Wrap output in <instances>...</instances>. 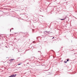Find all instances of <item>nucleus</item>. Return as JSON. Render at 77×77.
Here are the masks:
<instances>
[{
    "label": "nucleus",
    "instance_id": "a878e982",
    "mask_svg": "<svg viewBox=\"0 0 77 77\" xmlns=\"http://www.w3.org/2000/svg\"><path fill=\"white\" fill-rule=\"evenodd\" d=\"M75 54V53L74 54Z\"/></svg>",
    "mask_w": 77,
    "mask_h": 77
},
{
    "label": "nucleus",
    "instance_id": "dca6fc26",
    "mask_svg": "<svg viewBox=\"0 0 77 77\" xmlns=\"http://www.w3.org/2000/svg\"><path fill=\"white\" fill-rule=\"evenodd\" d=\"M6 10H8V9L7 8L6 9Z\"/></svg>",
    "mask_w": 77,
    "mask_h": 77
},
{
    "label": "nucleus",
    "instance_id": "9d476101",
    "mask_svg": "<svg viewBox=\"0 0 77 77\" xmlns=\"http://www.w3.org/2000/svg\"><path fill=\"white\" fill-rule=\"evenodd\" d=\"M54 37H53L52 39H54Z\"/></svg>",
    "mask_w": 77,
    "mask_h": 77
},
{
    "label": "nucleus",
    "instance_id": "7ed1b4c3",
    "mask_svg": "<svg viewBox=\"0 0 77 77\" xmlns=\"http://www.w3.org/2000/svg\"><path fill=\"white\" fill-rule=\"evenodd\" d=\"M16 75H17V74H15V75H12V76H13V77H15V76H16Z\"/></svg>",
    "mask_w": 77,
    "mask_h": 77
},
{
    "label": "nucleus",
    "instance_id": "b1692460",
    "mask_svg": "<svg viewBox=\"0 0 77 77\" xmlns=\"http://www.w3.org/2000/svg\"><path fill=\"white\" fill-rule=\"evenodd\" d=\"M61 48H63V47H62Z\"/></svg>",
    "mask_w": 77,
    "mask_h": 77
},
{
    "label": "nucleus",
    "instance_id": "aec40b11",
    "mask_svg": "<svg viewBox=\"0 0 77 77\" xmlns=\"http://www.w3.org/2000/svg\"><path fill=\"white\" fill-rule=\"evenodd\" d=\"M5 7H6V6H5Z\"/></svg>",
    "mask_w": 77,
    "mask_h": 77
},
{
    "label": "nucleus",
    "instance_id": "bb28decb",
    "mask_svg": "<svg viewBox=\"0 0 77 77\" xmlns=\"http://www.w3.org/2000/svg\"><path fill=\"white\" fill-rule=\"evenodd\" d=\"M0 11H1V10H0Z\"/></svg>",
    "mask_w": 77,
    "mask_h": 77
},
{
    "label": "nucleus",
    "instance_id": "2eb2a0df",
    "mask_svg": "<svg viewBox=\"0 0 77 77\" xmlns=\"http://www.w3.org/2000/svg\"><path fill=\"white\" fill-rule=\"evenodd\" d=\"M75 19H77V18H76V17H75Z\"/></svg>",
    "mask_w": 77,
    "mask_h": 77
},
{
    "label": "nucleus",
    "instance_id": "f8f14e48",
    "mask_svg": "<svg viewBox=\"0 0 77 77\" xmlns=\"http://www.w3.org/2000/svg\"><path fill=\"white\" fill-rule=\"evenodd\" d=\"M11 35H13V34H11L10 35V36H11Z\"/></svg>",
    "mask_w": 77,
    "mask_h": 77
},
{
    "label": "nucleus",
    "instance_id": "f03ea898",
    "mask_svg": "<svg viewBox=\"0 0 77 77\" xmlns=\"http://www.w3.org/2000/svg\"><path fill=\"white\" fill-rule=\"evenodd\" d=\"M45 32H47V33H48V34H50V31L48 32L47 31H45L44 33H45Z\"/></svg>",
    "mask_w": 77,
    "mask_h": 77
},
{
    "label": "nucleus",
    "instance_id": "6ab92c4d",
    "mask_svg": "<svg viewBox=\"0 0 77 77\" xmlns=\"http://www.w3.org/2000/svg\"><path fill=\"white\" fill-rule=\"evenodd\" d=\"M33 47V46H32V47Z\"/></svg>",
    "mask_w": 77,
    "mask_h": 77
},
{
    "label": "nucleus",
    "instance_id": "ddd939ff",
    "mask_svg": "<svg viewBox=\"0 0 77 77\" xmlns=\"http://www.w3.org/2000/svg\"><path fill=\"white\" fill-rule=\"evenodd\" d=\"M10 32H11V30H12V29H10Z\"/></svg>",
    "mask_w": 77,
    "mask_h": 77
},
{
    "label": "nucleus",
    "instance_id": "393cba45",
    "mask_svg": "<svg viewBox=\"0 0 77 77\" xmlns=\"http://www.w3.org/2000/svg\"><path fill=\"white\" fill-rule=\"evenodd\" d=\"M18 59H20V57H19V58Z\"/></svg>",
    "mask_w": 77,
    "mask_h": 77
},
{
    "label": "nucleus",
    "instance_id": "cd10ccee",
    "mask_svg": "<svg viewBox=\"0 0 77 77\" xmlns=\"http://www.w3.org/2000/svg\"><path fill=\"white\" fill-rule=\"evenodd\" d=\"M71 41H72V40Z\"/></svg>",
    "mask_w": 77,
    "mask_h": 77
},
{
    "label": "nucleus",
    "instance_id": "f257e3e1",
    "mask_svg": "<svg viewBox=\"0 0 77 77\" xmlns=\"http://www.w3.org/2000/svg\"><path fill=\"white\" fill-rule=\"evenodd\" d=\"M67 17L66 16L63 19H60V20H66V18Z\"/></svg>",
    "mask_w": 77,
    "mask_h": 77
},
{
    "label": "nucleus",
    "instance_id": "4468645a",
    "mask_svg": "<svg viewBox=\"0 0 77 77\" xmlns=\"http://www.w3.org/2000/svg\"><path fill=\"white\" fill-rule=\"evenodd\" d=\"M73 17H74V18H75V17H74V16H73Z\"/></svg>",
    "mask_w": 77,
    "mask_h": 77
},
{
    "label": "nucleus",
    "instance_id": "20e7f679",
    "mask_svg": "<svg viewBox=\"0 0 77 77\" xmlns=\"http://www.w3.org/2000/svg\"><path fill=\"white\" fill-rule=\"evenodd\" d=\"M8 77H13V76H12V75H11V76H9Z\"/></svg>",
    "mask_w": 77,
    "mask_h": 77
},
{
    "label": "nucleus",
    "instance_id": "39448f33",
    "mask_svg": "<svg viewBox=\"0 0 77 77\" xmlns=\"http://www.w3.org/2000/svg\"><path fill=\"white\" fill-rule=\"evenodd\" d=\"M69 59H67V62H68V61H69Z\"/></svg>",
    "mask_w": 77,
    "mask_h": 77
},
{
    "label": "nucleus",
    "instance_id": "423d86ee",
    "mask_svg": "<svg viewBox=\"0 0 77 77\" xmlns=\"http://www.w3.org/2000/svg\"><path fill=\"white\" fill-rule=\"evenodd\" d=\"M14 60V59H11L10 60Z\"/></svg>",
    "mask_w": 77,
    "mask_h": 77
},
{
    "label": "nucleus",
    "instance_id": "c85d7f7f",
    "mask_svg": "<svg viewBox=\"0 0 77 77\" xmlns=\"http://www.w3.org/2000/svg\"><path fill=\"white\" fill-rule=\"evenodd\" d=\"M51 33H52V32H51Z\"/></svg>",
    "mask_w": 77,
    "mask_h": 77
},
{
    "label": "nucleus",
    "instance_id": "a211bd4d",
    "mask_svg": "<svg viewBox=\"0 0 77 77\" xmlns=\"http://www.w3.org/2000/svg\"><path fill=\"white\" fill-rule=\"evenodd\" d=\"M6 47L7 48H8V47L6 46Z\"/></svg>",
    "mask_w": 77,
    "mask_h": 77
},
{
    "label": "nucleus",
    "instance_id": "5701e85b",
    "mask_svg": "<svg viewBox=\"0 0 77 77\" xmlns=\"http://www.w3.org/2000/svg\"><path fill=\"white\" fill-rule=\"evenodd\" d=\"M10 9V10H11V9Z\"/></svg>",
    "mask_w": 77,
    "mask_h": 77
},
{
    "label": "nucleus",
    "instance_id": "6e6552de",
    "mask_svg": "<svg viewBox=\"0 0 77 77\" xmlns=\"http://www.w3.org/2000/svg\"><path fill=\"white\" fill-rule=\"evenodd\" d=\"M23 14V15H24V14Z\"/></svg>",
    "mask_w": 77,
    "mask_h": 77
},
{
    "label": "nucleus",
    "instance_id": "f3484780",
    "mask_svg": "<svg viewBox=\"0 0 77 77\" xmlns=\"http://www.w3.org/2000/svg\"><path fill=\"white\" fill-rule=\"evenodd\" d=\"M14 33L15 34H16V33Z\"/></svg>",
    "mask_w": 77,
    "mask_h": 77
},
{
    "label": "nucleus",
    "instance_id": "412c9836",
    "mask_svg": "<svg viewBox=\"0 0 77 77\" xmlns=\"http://www.w3.org/2000/svg\"><path fill=\"white\" fill-rule=\"evenodd\" d=\"M42 17H44V16H42Z\"/></svg>",
    "mask_w": 77,
    "mask_h": 77
},
{
    "label": "nucleus",
    "instance_id": "4be33fe9",
    "mask_svg": "<svg viewBox=\"0 0 77 77\" xmlns=\"http://www.w3.org/2000/svg\"><path fill=\"white\" fill-rule=\"evenodd\" d=\"M12 29H14V28H12Z\"/></svg>",
    "mask_w": 77,
    "mask_h": 77
},
{
    "label": "nucleus",
    "instance_id": "1a4fd4ad",
    "mask_svg": "<svg viewBox=\"0 0 77 77\" xmlns=\"http://www.w3.org/2000/svg\"><path fill=\"white\" fill-rule=\"evenodd\" d=\"M21 64L19 63L18 64V65H20Z\"/></svg>",
    "mask_w": 77,
    "mask_h": 77
},
{
    "label": "nucleus",
    "instance_id": "9b49d317",
    "mask_svg": "<svg viewBox=\"0 0 77 77\" xmlns=\"http://www.w3.org/2000/svg\"><path fill=\"white\" fill-rule=\"evenodd\" d=\"M38 52H40L41 53V51H38Z\"/></svg>",
    "mask_w": 77,
    "mask_h": 77
},
{
    "label": "nucleus",
    "instance_id": "0eeeda50",
    "mask_svg": "<svg viewBox=\"0 0 77 77\" xmlns=\"http://www.w3.org/2000/svg\"><path fill=\"white\" fill-rule=\"evenodd\" d=\"M64 63H67V61H64Z\"/></svg>",
    "mask_w": 77,
    "mask_h": 77
}]
</instances>
